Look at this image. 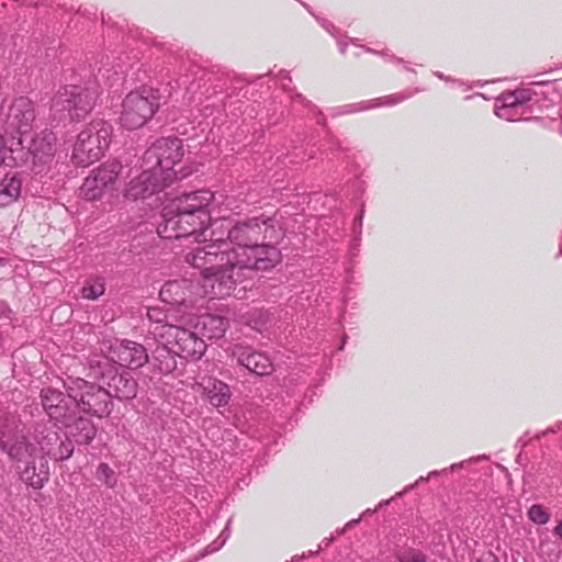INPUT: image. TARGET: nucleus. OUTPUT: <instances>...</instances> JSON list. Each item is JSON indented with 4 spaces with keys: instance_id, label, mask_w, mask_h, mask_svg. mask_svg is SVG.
Listing matches in <instances>:
<instances>
[{
    "instance_id": "41",
    "label": "nucleus",
    "mask_w": 562,
    "mask_h": 562,
    "mask_svg": "<svg viewBox=\"0 0 562 562\" xmlns=\"http://www.w3.org/2000/svg\"><path fill=\"white\" fill-rule=\"evenodd\" d=\"M347 44H340V52L346 54Z\"/></svg>"
},
{
    "instance_id": "8",
    "label": "nucleus",
    "mask_w": 562,
    "mask_h": 562,
    "mask_svg": "<svg viewBox=\"0 0 562 562\" xmlns=\"http://www.w3.org/2000/svg\"><path fill=\"white\" fill-rule=\"evenodd\" d=\"M159 108L157 91L143 88L130 92L122 102L121 125L130 131L144 126Z\"/></svg>"
},
{
    "instance_id": "9",
    "label": "nucleus",
    "mask_w": 562,
    "mask_h": 562,
    "mask_svg": "<svg viewBox=\"0 0 562 562\" xmlns=\"http://www.w3.org/2000/svg\"><path fill=\"white\" fill-rule=\"evenodd\" d=\"M98 97L99 87L95 83L66 86L55 95L53 106L67 111L71 119L80 120L93 109Z\"/></svg>"
},
{
    "instance_id": "44",
    "label": "nucleus",
    "mask_w": 562,
    "mask_h": 562,
    "mask_svg": "<svg viewBox=\"0 0 562 562\" xmlns=\"http://www.w3.org/2000/svg\"><path fill=\"white\" fill-rule=\"evenodd\" d=\"M427 480H428V477H424V476H422V477L416 482V484H418L419 482H425V481H427Z\"/></svg>"
},
{
    "instance_id": "23",
    "label": "nucleus",
    "mask_w": 562,
    "mask_h": 562,
    "mask_svg": "<svg viewBox=\"0 0 562 562\" xmlns=\"http://www.w3.org/2000/svg\"><path fill=\"white\" fill-rule=\"evenodd\" d=\"M177 353L169 348V345L164 340L161 346H157L153 351L150 364L156 371L161 374H169L177 368Z\"/></svg>"
},
{
    "instance_id": "19",
    "label": "nucleus",
    "mask_w": 562,
    "mask_h": 562,
    "mask_svg": "<svg viewBox=\"0 0 562 562\" xmlns=\"http://www.w3.org/2000/svg\"><path fill=\"white\" fill-rule=\"evenodd\" d=\"M192 390L203 396L212 406H226L232 397L228 384L211 376H204L192 385Z\"/></svg>"
},
{
    "instance_id": "30",
    "label": "nucleus",
    "mask_w": 562,
    "mask_h": 562,
    "mask_svg": "<svg viewBox=\"0 0 562 562\" xmlns=\"http://www.w3.org/2000/svg\"><path fill=\"white\" fill-rule=\"evenodd\" d=\"M398 562H427V557L419 550L408 548L396 553Z\"/></svg>"
},
{
    "instance_id": "28",
    "label": "nucleus",
    "mask_w": 562,
    "mask_h": 562,
    "mask_svg": "<svg viewBox=\"0 0 562 562\" xmlns=\"http://www.w3.org/2000/svg\"><path fill=\"white\" fill-rule=\"evenodd\" d=\"M109 189L101 181H94L91 186H87V178L80 187V194L88 201H95L103 196Z\"/></svg>"
},
{
    "instance_id": "33",
    "label": "nucleus",
    "mask_w": 562,
    "mask_h": 562,
    "mask_svg": "<svg viewBox=\"0 0 562 562\" xmlns=\"http://www.w3.org/2000/svg\"><path fill=\"white\" fill-rule=\"evenodd\" d=\"M514 92L518 99V104L520 108L524 105V103H526L527 101H529L531 99V92L527 89H518V90H515Z\"/></svg>"
},
{
    "instance_id": "42",
    "label": "nucleus",
    "mask_w": 562,
    "mask_h": 562,
    "mask_svg": "<svg viewBox=\"0 0 562 562\" xmlns=\"http://www.w3.org/2000/svg\"><path fill=\"white\" fill-rule=\"evenodd\" d=\"M461 467H462V463H456V464L451 465V471L459 469Z\"/></svg>"
},
{
    "instance_id": "3",
    "label": "nucleus",
    "mask_w": 562,
    "mask_h": 562,
    "mask_svg": "<svg viewBox=\"0 0 562 562\" xmlns=\"http://www.w3.org/2000/svg\"><path fill=\"white\" fill-rule=\"evenodd\" d=\"M0 449L16 463H23L21 479L35 490L42 488L49 479L46 456L40 446L31 441L24 424L13 415L0 419Z\"/></svg>"
},
{
    "instance_id": "1",
    "label": "nucleus",
    "mask_w": 562,
    "mask_h": 562,
    "mask_svg": "<svg viewBox=\"0 0 562 562\" xmlns=\"http://www.w3.org/2000/svg\"><path fill=\"white\" fill-rule=\"evenodd\" d=\"M272 243L259 241L243 252L221 250V245L207 244L187 250L183 261L200 271L215 296H225L236 284L248 279L252 271L269 270L281 261V252Z\"/></svg>"
},
{
    "instance_id": "5",
    "label": "nucleus",
    "mask_w": 562,
    "mask_h": 562,
    "mask_svg": "<svg viewBox=\"0 0 562 562\" xmlns=\"http://www.w3.org/2000/svg\"><path fill=\"white\" fill-rule=\"evenodd\" d=\"M41 404L55 427L60 425L78 445H89L97 435L94 424L79 415L74 397L53 387H44L40 393Z\"/></svg>"
},
{
    "instance_id": "24",
    "label": "nucleus",
    "mask_w": 562,
    "mask_h": 562,
    "mask_svg": "<svg viewBox=\"0 0 562 562\" xmlns=\"http://www.w3.org/2000/svg\"><path fill=\"white\" fill-rule=\"evenodd\" d=\"M404 99H406L405 95H395V97H384V98H379V99H374V100H370V101H363V102H359V103H356V104H347V105H344L340 108L339 110V114H351V113H357V112H361V111H366V110H370V109H374V108H379V106H390V105H394L401 101H403Z\"/></svg>"
},
{
    "instance_id": "37",
    "label": "nucleus",
    "mask_w": 562,
    "mask_h": 562,
    "mask_svg": "<svg viewBox=\"0 0 562 562\" xmlns=\"http://www.w3.org/2000/svg\"><path fill=\"white\" fill-rule=\"evenodd\" d=\"M554 533L559 536L562 540V521L555 527Z\"/></svg>"
},
{
    "instance_id": "39",
    "label": "nucleus",
    "mask_w": 562,
    "mask_h": 562,
    "mask_svg": "<svg viewBox=\"0 0 562 562\" xmlns=\"http://www.w3.org/2000/svg\"><path fill=\"white\" fill-rule=\"evenodd\" d=\"M5 311H9V308L3 302H0V313L4 314Z\"/></svg>"
},
{
    "instance_id": "6",
    "label": "nucleus",
    "mask_w": 562,
    "mask_h": 562,
    "mask_svg": "<svg viewBox=\"0 0 562 562\" xmlns=\"http://www.w3.org/2000/svg\"><path fill=\"white\" fill-rule=\"evenodd\" d=\"M113 127L103 120H93L78 134L71 159L80 167H87L99 160L109 148Z\"/></svg>"
},
{
    "instance_id": "4",
    "label": "nucleus",
    "mask_w": 562,
    "mask_h": 562,
    "mask_svg": "<svg viewBox=\"0 0 562 562\" xmlns=\"http://www.w3.org/2000/svg\"><path fill=\"white\" fill-rule=\"evenodd\" d=\"M281 232L271 218H251L233 224L229 220H217L212 223L210 244L221 245V250L247 251L254 244L280 238Z\"/></svg>"
},
{
    "instance_id": "25",
    "label": "nucleus",
    "mask_w": 562,
    "mask_h": 562,
    "mask_svg": "<svg viewBox=\"0 0 562 562\" xmlns=\"http://www.w3.org/2000/svg\"><path fill=\"white\" fill-rule=\"evenodd\" d=\"M21 193V181L14 176H5L0 182V207L13 203Z\"/></svg>"
},
{
    "instance_id": "17",
    "label": "nucleus",
    "mask_w": 562,
    "mask_h": 562,
    "mask_svg": "<svg viewBox=\"0 0 562 562\" xmlns=\"http://www.w3.org/2000/svg\"><path fill=\"white\" fill-rule=\"evenodd\" d=\"M57 151V137L50 131H43L33 137L27 146L33 170L41 172L49 166Z\"/></svg>"
},
{
    "instance_id": "11",
    "label": "nucleus",
    "mask_w": 562,
    "mask_h": 562,
    "mask_svg": "<svg viewBox=\"0 0 562 562\" xmlns=\"http://www.w3.org/2000/svg\"><path fill=\"white\" fill-rule=\"evenodd\" d=\"M183 156L182 142L177 137L157 139L144 154L143 161L171 182L172 168Z\"/></svg>"
},
{
    "instance_id": "22",
    "label": "nucleus",
    "mask_w": 562,
    "mask_h": 562,
    "mask_svg": "<svg viewBox=\"0 0 562 562\" xmlns=\"http://www.w3.org/2000/svg\"><path fill=\"white\" fill-rule=\"evenodd\" d=\"M122 169L123 166L120 161H106L91 171L87 177V186H91L94 181H101L110 190L116 183Z\"/></svg>"
},
{
    "instance_id": "7",
    "label": "nucleus",
    "mask_w": 562,
    "mask_h": 562,
    "mask_svg": "<svg viewBox=\"0 0 562 562\" xmlns=\"http://www.w3.org/2000/svg\"><path fill=\"white\" fill-rule=\"evenodd\" d=\"M64 387L77 402L79 413L98 418L106 417L112 412V403L106 389L81 378L68 376Z\"/></svg>"
},
{
    "instance_id": "31",
    "label": "nucleus",
    "mask_w": 562,
    "mask_h": 562,
    "mask_svg": "<svg viewBox=\"0 0 562 562\" xmlns=\"http://www.w3.org/2000/svg\"><path fill=\"white\" fill-rule=\"evenodd\" d=\"M527 516L532 522L538 525H546L550 519V515L547 513L544 507L539 504L532 505L528 509Z\"/></svg>"
},
{
    "instance_id": "35",
    "label": "nucleus",
    "mask_w": 562,
    "mask_h": 562,
    "mask_svg": "<svg viewBox=\"0 0 562 562\" xmlns=\"http://www.w3.org/2000/svg\"><path fill=\"white\" fill-rule=\"evenodd\" d=\"M507 114L509 117H502L503 120L509 121V122H516L520 120V115L517 114V111H507Z\"/></svg>"
},
{
    "instance_id": "36",
    "label": "nucleus",
    "mask_w": 562,
    "mask_h": 562,
    "mask_svg": "<svg viewBox=\"0 0 562 562\" xmlns=\"http://www.w3.org/2000/svg\"><path fill=\"white\" fill-rule=\"evenodd\" d=\"M361 520V518H357V519H352L350 520L349 522L346 524V526L341 529V531L339 532L340 535L345 533V531L348 529V528H351L353 527L355 525H357L359 521Z\"/></svg>"
},
{
    "instance_id": "47",
    "label": "nucleus",
    "mask_w": 562,
    "mask_h": 562,
    "mask_svg": "<svg viewBox=\"0 0 562 562\" xmlns=\"http://www.w3.org/2000/svg\"><path fill=\"white\" fill-rule=\"evenodd\" d=\"M415 485H411L409 487L406 488V491H409V490H413Z\"/></svg>"
},
{
    "instance_id": "34",
    "label": "nucleus",
    "mask_w": 562,
    "mask_h": 562,
    "mask_svg": "<svg viewBox=\"0 0 562 562\" xmlns=\"http://www.w3.org/2000/svg\"><path fill=\"white\" fill-rule=\"evenodd\" d=\"M159 315L160 312L157 308H150L147 312L148 318L154 322H160Z\"/></svg>"
},
{
    "instance_id": "46",
    "label": "nucleus",
    "mask_w": 562,
    "mask_h": 562,
    "mask_svg": "<svg viewBox=\"0 0 562 562\" xmlns=\"http://www.w3.org/2000/svg\"><path fill=\"white\" fill-rule=\"evenodd\" d=\"M319 550H321V546H319V547H318V549H317V550H315V552H313L312 554H316V553H318V552H319Z\"/></svg>"
},
{
    "instance_id": "18",
    "label": "nucleus",
    "mask_w": 562,
    "mask_h": 562,
    "mask_svg": "<svg viewBox=\"0 0 562 562\" xmlns=\"http://www.w3.org/2000/svg\"><path fill=\"white\" fill-rule=\"evenodd\" d=\"M231 355L240 366L257 375H268L273 370L272 361L267 355L255 351L248 346L235 345L231 349Z\"/></svg>"
},
{
    "instance_id": "45",
    "label": "nucleus",
    "mask_w": 562,
    "mask_h": 562,
    "mask_svg": "<svg viewBox=\"0 0 562 562\" xmlns=\"http://www.w3.org/2000/svg\"><path fill=\"white\" fill-rule=\"evenodd\" d=\"M436 76H437L438 78H440V79H445L443 75H442V74H440V72H437V74H436Z\"/></svg>"
},
{
    "instance_id": "20",
    "label": "nucleus",
    "mask_w": 562,
    "mask_h": 562,
    "mask_svg": "<svg viewBox=\"0 0 562 562\" xmlns=\"http://www.w3.org/2000/svg\"><path fill=\"white\" fill-rule=\"evenodd\" d=\"M193 289H198V286L189 280H171L161 286L159 296L162 302L170 305L192 303Z\"/></svg>"
},
{
    "instance_id": "15",
    "label": "nucleus",
    "mask_w": 562,
    "mask_h": 562,
    "mask_svg": "<svg viewBox=\"0 0 562 562\" xmlns=\"http://www.w3.org/2000/svg\"><path fill=\"white\" fill-rule=\"evenodd\" d=\"M169 184L168 176L160 175L148 166L146 170L125 184L123 196L130 201H143L159 193Z\"/></svg>"
},
{
    "instance_id": "40",
    "label": "nucleus",
    "mask_w": 562,
    "mask_h": 562,
    "mask_svg": "<svg viewBox=\"0 0 562 562\" xmlns=\"http://www.w3.org/2000/svg\"><path fill=\"white\" fill-rule=\"evenodd\" d=\"M333 540H334V538H326V539L323 540V544L325 547H327V546H329L333 542Z\"/></svg>"
},
{
    "instance_id": "21",
    "label": "nucleus",
    "mask_w": 562,
    "mask_h": 562,
    "mask_svg": "<svg viewBox=\"0 0 562 562\" xmlns=\"http://www.w3.org/2000/svg\"><path fill=\"white\" fill-rule=\"evenodd\" d=\"M196 328L207 339H220L228 328V321L220 315L204 314L199 317Z\"/></svg>"
},
{
    "instance_id": "16",
    "label": "nucleus",
    "mask_w": 562,
    "mask_h": 562,
    "mask_svg": "<svg viewBox=\"0 0 562 562\" xmlns=\"http://www.w3.org/2000/svg\"><path fill=\"white\" fill-rule=\"evenodd\" d=\"M109 359L130 369H138L149 362L146 348L142 344L126 339L111 344Z\"/></svg>"
},
{
    "instance_id": "32",
    "label": "nucleus",
    "mask_w": 562,
    "mask_h": 562,
    "mask_svg": "<svg viewBox=\"0 0 562 562\" xmlns=\"http://www.w3.org/2000/svg\"><path fill=\"white\" fill-rule=\"evenodd\" d=\"M229 537V532H228V527H226L221 536L212 543L210 544L207 548H206V553H214L216 551H218L226 542V540L228 539Z\"/></svg>"
},
{
    "instance_id": "43",
    "label": "nucleus",
    "mask_w": 562,
    "mask_h": 562,
    "mask_svg": "<svg viewBox=\"0 0 562 562\" xmlns=\"http://www.w3.org/2000/svg\"><path fill=\"white\" fill-rule=\"evenodd\" d=\"M439 473H440L439 471H432V472H430V473H429V475H428V476L438 475Z\"/></svg>"
},
{
    "instance_id": "29",
    "label": "nucleus",
    "mask_w": 562,
    "mask_h": 562,
    "mask_svg": "<svg viewBox=\"0 0 562 562\" xmlns=\"http://www.w3.org/2000/svg\"><path fill=\"white\" fill-rule=\"evenodd\" d=\"M97 479L111 488L114 487L117 482L115 472L108 463L99 464L97 469Z\"/></svg>"
},
{
    "instance_id": "12",
    "label": "nucleus",
    "mask_w": 562,
    "mask_h": 562,
    "mask_svg": "<svg viewBox=\"0 0 562 562\" xmlns=\"http://www.w3.org/2000/svg\"><path fill=\"white\" fill-rule=\"evenodd\" d=\"M2 116L4 131L12 136L19 135V143L23 145L22 136L33 130L36 120V108L33 101L26 97L15 98L7 109L2 106Z\"/></svg>"
},
{
    "instance_id": "14",
    "label": "nucleus",
    "mask_w": 562,
    "mask_h": 562,
    "mask_svg": "<svg viewBox=\"0 0 562 562\" xmlns=\"http://www.w3.org/2000/svg\"><path fill=\"white\" fill-rule=\"evenodd\" d=\"M33 440L40 446V451L46 457L64 461L74 453L70 440L63 441L55 426L49 422H40L34 426Z\"/></svg>"
},
{
    "instance_id": "38",
    "label": "nucleus",
    "mask_w": 562,
    "mask_h": 562,
    "mask_svg": "<svg viewBox=\"0 0 562 562\" xmlns=\"http://www.w3.org/2000/svg\"><path fill=\"white\" fill-rule=\"evenodd\" d=\"M355 225L359 227L362 225V213L355 220Z\"/></svg>"
},
{
    "instance_id": "26",
    "label": "nucleus",
    "mask_w": 562,
    "mask_h": 562,
    "mask_svg": "<svg viewBox=\"0 0 562 562\" xmlns=\"http://www.w3.org/2000/svg\"><path fill=\"white\" fill-rule=\"evenodd\" d=\"M495 114L498 117H509L507 111H517L520 106L515 92L503 93L496 101Z\"/></svg>"
},
{
    "instance_id": "27",
    "label": "nucleus",
    "mask_w": 562,
    "mask_h": 562,
    "mask_svg": "<svg viewBox=\"0 0 562 562\" xmlns=\"http://www.w3.org/2000/svg\"><path fill=\"white\" fill-rule=\"evenodd\" d=\"M105 283L103 278H92L85 282L81 288V295L87 300H97L104 294Z\"/></svg>"
},
{
    "instance_id": "10",
    "label": "nucleus",
    "mask_w": 562,
    "mask_h": 562,
    "mask_svg": "<svg viewBox=\"0 0 562 562\" xmlns=\"http://www.w3.org/2000/svg\"><path fill=\"white\" fill-rule=\"evenodd\" d=\"M90 378H101L105 381L106 391L111 397L120 401L133 400L137 395V381L128 372H117L114 367L109 364L108 360H90Z\"/></svg>"
},
{
    "instance_id": "2",
    "label": "nucleus",
    "mask_w": 562,
    "mask_h": 562,
    "mask_svg": "<svg viewBox=\"0 0 562 562\" xmlns=\"http://www.w3.org/2000/svg\"><path fill=\"white\" fill-rule=\"evenodd\" d=\"M213 200L214 194L209 190L188 192L175 198L162 209L158 234L168 239L193 238L198 247H202L201 244L207 240L205 232L209 227L212 228L210 205ZM191 249L194 247L189 250Z\"/></svg>"
},
{
    "instance_id": "13",
    "label": "nucleus",
    "mask_w": 562,
    "mask_h": 562,
    "mask_svg": "<svg viewBox=\"0 0 562 562\" xmlns=\"http://www.w3.org/2000/svg\"><path fill=\"white\" fill-rule=\"evenodd\" d=\"M160 336L180 358L198 360L206 350L204 340L183 327L164 325Z\"/></svg>"
}]
</instances>
